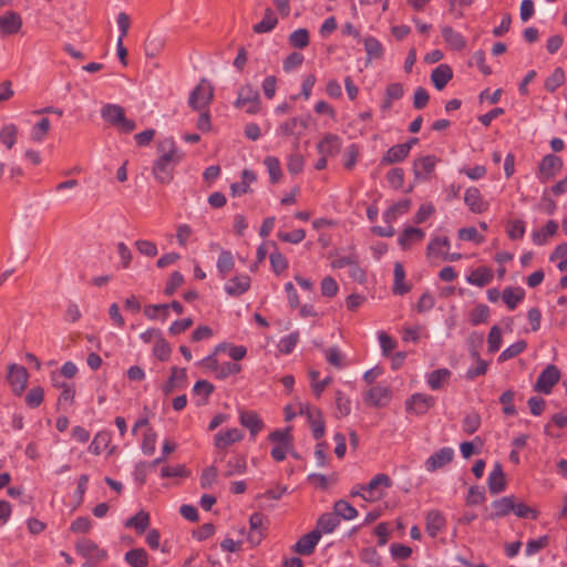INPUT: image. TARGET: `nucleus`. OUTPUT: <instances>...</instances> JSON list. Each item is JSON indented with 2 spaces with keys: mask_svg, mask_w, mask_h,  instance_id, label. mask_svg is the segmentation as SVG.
<instances>
[{
  "mask_svg": "<svg viewBox=\"0 0 567 567\" xmlns=\"http://www.w3.org/2000/svg\"><path fill=\"white\" fill-rule=\"evenodd\" d=\"M157 154L158 157L152 168L153 176L158 183L168 184L173 179L176 165L184 155L173 137H165L158 142Z\"/></svg>",
  "mask_w": 567,
  "mask_h": 567,
  "instance_id": "f257e3e1",
  "label": "nucleus"
},
{
  "mask_svg": "<svg viewBox=\"0 0 567 567\" xmlns=\"http://www.w3.org/2000/svg\"><path fill=\"white\" fill-rule=\"evenodd\" d=\"M101 115L104 121L123 133H131L136 127L135 122L125 116V111L121 105L106 104L102 107Z\"/></svg>",
  "mask_w": 567,
  "mask_h": 567,
  "instance_id": "f03ea898",
  "label": "nucleus"
},
{
  "mask_svg": "<svg viewBox=\"0 0 567 567\" xmlns=\"http://www.w3.org/2000/svg\"><path fill=\"white\" fill-rule=\"evenodd\" d=\"M238 109L246 107L248 114H257L261 110V99L259 92L250 84L241 86L238 91V97L235 102Z\"/></svg>",
  "mask_w": 567,
  "mask_h": 567,
  "instance_id": "7ed1b4c3",
  "label": "nucleus"
},
{
  "mask_svg": "<svg viewBox=\"0 0 567 567\" xmlns=\"http://www.w3.org/2000/svg\"><path fill=\"white\" fill-rule=\"evenodd\" d=\"M214 97V87L206 80L202 79L196 87L192 91L188 104L193 110L200 111L208 106Z\"/></svg>",
  "mask_w": 567,
  "mask_h": 567,
  "instance_id": "20e7f679",
  "label": "nucleus"
},
{
  "mask_svg": "<svg viewBox=\"0 0 567 567\" xmlns=\"http://www.w3.org/2000/svg\"><path fill=\"white\" fill-rule=\"evenodd\" d=\"M244 439V433L241 430L234 427L228 429L227 431H219L214 435V446L218 451L215 461L223 462L225 460L224 451Z\"/></svg>",
  "mask_w": 567,
  "mask_h": 567,
  "instance_id": "39448f33",
  "label": "nucleus"
},
{
  "mask_svg": "<svg viewBox=\"0 0 567 567\" xmlns=\"http://www.w3.org/2000/svg\"><path fill=\"white\" fill-rule=\"evenodd\" d=\"M559 380V369L555 364H548L538 375L534 390L539 393L549 394Z\"/></svg>",
  "mask_w": 567,
  "mask_h": 567,
  "instance_id": "423d86ee",
  "label": "nucleus"
},
{
  "mask_svg": "<svg viewBox=\"0 0 567 567\" xmlns=\"http://www.w3.org/2000/svg\"><path fill=\"white\" fill-rule=\"evenodd\" d=\"M392 485V481L386 474L375 475L367 485L361 486L362 497L368 502H373L382 497L383 493L380 487L389 488Z\"/></svg>",
  "mask_w": 567,
  "mask_h": 567,
  "instance_id": "0eeeda50",
  "label": "nucleus"
},
{
  "mask_svg": "<svg viewBox=\"0 0 567 567\" xmlns=\"http://www.w3.org/2000/svg\"><path fill=\"white\" fill-rule=\"evenodd\" d=\"M300 414H305L311 426L312 435L316 440H320L326 432V424L322 412L308 404L300 405Z\"/></svg>",
  "mask_w": 567,
  "mask_h": 567,
  "instance_id": "6e6552de",
  "label": "nucleus"
},
{
  "mask_svg": "<svg viewBox=\"0 0 567 567\" xmlns=\"http://www.w3.org/2000/svg\"><path fill=\"white\" fill-rule=\"evenodd\" d=\"M7 379L12 388V391L20 395L27 386L29 373L23 365L11 363L8 367Z\"/></svg>",
  "mask_w": 567,
  "mask_h": 567,
  "instance_id": "1a4fd4ad",
  "label": "nucleus"
},
{
  "mask_svg": "<svg viewBox=\"0 0 567 567\" xmlns=\"http://www.w3.org/2000/svg\"><path fill=\"white\" fill-rule=\"evenodd\" d=\"M439 158L435 155H425L413 162V174L417 181H429L435 171Z\"/></svg>",
  "mask_w": 567,
  "mask_h": 567,
  "instance_id": "9d476101",
  "label": "nucleus"
},
{
  "mask_svg": "<svg viewBox=\"0 0 567 567\" xmlns=\"http://www.w3.org/2000/svg\"><path fill=\"white\" fill-rule=\"evenodd\" d=\"M309 117H291L284 123H281L277 133L281 136H296L297 140L302 135V133L308 128Z\"/></svg>",
  "mask_w": 567,
  "mask_h": 567,
  "instance_id": "9b49d317",
  "label": "nucleus"
},
{
  "mask_svg": "<svg viewBox=\"0 0 567 567\" xmlns=\"http://www.w3.org/2000/svg\"><path fill=\"white\" fill-rule=\"evenodd\" d=\"M75 549L82 557L94 559L95 561L103 560L107 557L106 550L100 548L96 543L89 538L79 539L75 544Z\"/></svg>",
  "mask_w": 567,
  "mask_h": 567,
  "instance_id": "f8f14e48",
  "label": "nucleus"
},
{
  "mask_svg": "<svg viewBox=\"0 0 567 567\" xmlns=\"http://www.w3.org/2000/svg\"><path fill=\"white\" fill-rule=\"evenodd\" d=\"M320 538L321 530L313 529L299 538V540L293 546V550L299 555L309 556L315 551V548Z\"/></svg>",
  "mask_w": 567,
  "mask_h": 567,
  "instance_id": "ddd939ff",
  "label": "nucleus"
},
{
  "mask_svg": "<svg viewBox=\"0 0 567 567\" xmlns=\"http://www.w3.org/2000/svg\"><path fill=\"white\" fill-rule=\"evenodd\" d=\"M454 458V451L452 447H442L434 454H432L425 461V468L429 472H435L439 468H442L446 464L451 463Z\"/></svg>",
  "mask_w": 567,
  "mask_h": 567,
  "instance_id": "4468645a",
  "label": "nucleus"
},
{
  "mask_svg": "<svg viewBox=\"0 0 567 567\" xmlns=\"http://www.w3.org/2000/svg\"><path fill=\"white\" fill-rule=\"evenodd\" d=\"M464 203L474 214H482L488 208V203L484 200L480 189L476 187H470L465 190Z\"/></svg>",
  "mask_w": 567,
  "mask_h": 567,
  "instance_id": "2eb2a0df",
  "label": "nucleus"
},
{
  "mask_svg": "<svg viewBox=\"0 0 567 567\" xmlns=\"http://www.w3.org/2000/svg\"><path fill=\"white\" fill-rule=\"evenodd\" d=\"M434 403L435 400L433 396L416 393L406 401V410L415 414H424L434 405Z\"/></svg>",
  "mask_w": 567,
  "mask_h": 567,
  "instance_id": "dca6fc26",
  "label": "nucleus"
},
{
  "mask_svg": "<svg viewBox=\"0 0 567 567\" xmlns=\"http://www.w3.org/2000/svg\"><path fill=\"white\" fill-rule=\"evenodd\" d=\"M22 28V18L16 11H7L0 17V31L3 34H16Z\"/></svg>",
  "mask_w": 567,
  "mask_h": 567,
  "instance_id": "f3484780",
  "label": "nucleus"
},
{
  "mask_svg": "<svg viewBox=\"0 0 567 567\" xmlns=\"http://www.w3.org/2000/svg\"><path fill=\"white\" fill-rule=\"evenodd\" d=\"M563 167V161L559 156L548 154L543 157L539 164V174L549 179L554 177Z\"/></svg>",
  "mask_w": 567,
  "mask_h": 567,
  "instance_id": "a211bd4d",
  "label": "nucleus"
},
{
  "mask_svg": "<svg viewBox=\"0 0 567 567\" xmlns=\"http://www.w3.org/2000/svg\"><path fill=\"white\" fill-rule=\"evenodd\" d=\"M488 489L492 494H499L506 488L505 474L502 464L496 462L487 480Z\"/></svg>",
  "mask_w": 567,
  "mask_h": 567,
  "instance_id": "6ab92c4d",
  "label": "nucleus"
},
{
  "mask_svg": "<svg viewBox=\"0 0 567 567\" xmlns=\"http://www.w3.org/2000/svg\"><path fill=\"white\" fill-rule=\"evenodd\" d=\"M239 422L249 430L252 439L264 429L262 420L254 411H240Z\"/></svg>",
  "mask_w": 567,
  "mask_h": 567,
  "instance_id": "aec40b11",
  "label": "nucleus"
},
{
  "mask_svg": "<svg viewBox=\"0 0 567 567\" xmlns=\"http://www.w3.org/2000/svg\"><path fill=\"white\" fill-rule=\"evenodd\" d=\"M247 471L246 456L241 454H234L225 463V470L223 475L225 477H231L235 475L245 474Z\"/></svg>",
  "mask_w": 567,
  "mask_h": 567,
  "instance_id": "412c9836",
  "label": "nucleus"
},
{
  "mask_svg": "<svg viewBox=\"0 0 567 567\" xmlns=\"http://www.w3.org/2000/svg\"><path fill=\"white\" fill-rule=\"evenodd\" d=\"M318 152L323 156H334L341 148V140L336 134H326L317 145Z\"/></svg>",
  "mask_w": 567,
  "mask_h": 567,
  "instance_id": "4be33fe9",
  "label": "nucleus"
},
{
  "mask_svg": "<svg viewBox=\"0 0 567 567\" xmlns=\"http://www.w3.org/2000/svg\"><path fill=\"white\" fill-rule=\"evenodd\" d=\"M425 233L421 228L406 227L399 237V245L403 250L410 249L412 245L421 243Z\"/></svg>",
  "mask_w": 567,
  "mask_h": 567,
  "instance_id": "5701e85b",
  "label": "nucleus"
},
{
  "mask_svg": "<svg viewBox=\"0 0 567 567\" xmlns=\"http://www.w3.org/2000/svg\"><path fill=\"white\" fill-rule=\"evenodd\" d=\"M441 32L442 38L450 49L461 51L466 47L465 38L460 32H456L452 27L444 25Z\"/></svg>",
  "mask_w": 567,
  "mask_h": 567,
  "instance_id": "b1692460",
  "label": "nucleus"
},
{
  "mask_svg": "<svg viewBox=\"0 0 567 567\" xmlns=\"http://www.w3.org/2000/svg\"><path fill=\"white\" fill-rule=\"evenodd\" d=\"M452 78L453 71L447 64H440L431 73V81L439 91L443 90Z\"/></svg>",
  "mask_w": 567,
  "mask_h": 567,
  "instance_id": "393cba45",
  "label": "nucleus"
},
{
  "mask_svg": "<svg viewBox=\"0 0 567 567\" xmlns=\"http://www.w3.org/2000/svg\"><path fill=\"white\" fill-rule=\"evenodd\" d=\"M250 288V278L247 275L236 276L231 278L225 286V291L229 296L238 297Z\"/></svg>",
  "mask_w": 567,
  "mask_h": 567,
  "instance_id": "a878e982",
  "label": "nucleus"
},
{
  "mask_svg": "<svg viewBox=\"0 0 567 567\" xmlns=\"http://www.w3.org/2000/svg\"><path fill=\"white\" fill-rule=\"evenodd\" d=\"M409 156V146L396 144L390 147L381 158L382 165H391L404 161Z\"/></svg>",
  "mask_w": 567,
  "mask_h": 567,
  "instance_id": "bb28decb",
  "label": "nucleus"
},
{
  "mask_svg": "<svg viewBox=\"0 0 567 567\" xmlns=\"http://www.w3.org/2000/svg\"><path fill=\"white\" fill-rule=\"evenodd\" d=\"M264 520L265 516L261 513H254L249 518L250 532L248 535V540L252 545H258L261 542L264 536L261 530Z\"/></svg>",
  "mask_w": 567,
  "mask_h": 567,
  "instance_id": "cd10ccee",
  "label": "nucleus"
},
{
  "mask_svg": "<svg viewBox=\"0 0 567 567\" xmlns=\"http://www.w3.org/2000/svg\"><path fill=\"white\" fill-rule=\"evenodd\" d=\"M445 526V518L440 511H430L426 515V532L431 537L437 536V534Z\"/></svg>",
  "mask_w": 567,
  "mask_h": 567,
  "instance_id": "c85d7f7f",
  "label": "nucleus"
},
{
  "mask_svg": "<svg viewBox=\"0 0 567 567\" xmlns=\"http://www.w3.org/2000/svg\"><path fill=\"white\" fill-rule=\"evenodd\" d=\"M186 370L179 368H172V374L168 381L163 385L162 390L165 395L171 394L176 388H181L186 382Z\"/></svg>",
  "mask_w": 567,
  "mask_h": 567,
  "instance_id": "c756f323",
  "label": "nucleus"
},
{
  "mask_svg": "<svg viewBox=\"0 0 567 567\" xmlns=\"http://www.w3.org/2000/svg\"><path fill=\"white\" fill-rule=\"evenodd\" d=\"M411 207V199L405 198L391 205L383 213V220L386 224H392L399 216L404 215Z\"/></svg>",
  "mask_w": 567,
  "mask_h": 567,
  "instance_id": "7c9ffc66",
  "label": "nucleus"
},
{
  "mask_svg": "<svg viewBox=\"0 0 567 567\" xmlns=\"http://www.w3.org/2000/svg\"><path fill=\"white\" fill-rule=\"evenodd\" d=\"M466 280L477 287L487 286L493 280V270L485 266L478 267L471 272Z\"/></svg>",
  "mask_w": 567,
  "mask_h": 567,
  "instance_id": "2f4dec72",
  "label": "nucleus"
},
{
  "mask_svg": "<svg viewBox=\"0 0 567 567\" xmlns=\"http://www.w3.org/2000/svg\"><path fill=\"white\" fill-rule=\"evenodd\" d=\"M514 496H504L499 499H496L492 503V507L494 512L491 514V518L504 517L513 512L514 507Z\"/></svg>",
  "mask_w": 567,
  "mask_h": 567,
  "instance_id": "473e14b6",
  "label": "nucleus"
},
{
  "mask_svg": "<svg viewBox=\"0 0 567 567\" xmlns=\"http://www.w3.org/2000/svg\"><path fill=\"white\" fill-rule=\"evenodd\" d=\"M524 297L525 291L520 287H507L502 292V299L509 310H514Z\"/></svg>",
  "mask_w": 567,
  "mask_h": 567,
  "instance_id": "72a5a7b5",
  "label": "nucleus"
},
{
  "mask_svg": "<svg viewBox=\"0 0 567 567\" xmlns=\"http://www.w3.org/2000/svg\"><path fill=\"white\" fill-rule=\"evenodd\" d=\"M278 23L277 16L271 8L265 10L264 18L252 27L255 33H267L275 29Z\"/></svg>",
  "mask_w": 567,
  "mask_h": 567,
  "instance_id": "f704fd0d",
  "label": "nucleus"
},
{
  "mask_svg": "<svg viewBox=\"0 0 567 567\" xmlns=\"http://www.w3.org/2000/svg\"><path fill=\"white\" fill-rule=\"evenodd\" d=\"M125 561L132 567H148V555L144 548H133L125 553Z\"/></svg>",
  "mask_w": 567,
  "mask_h": 567,
  "instance_id": "c9c22d12",
  "label": "nucleus"
},
{
  "mask_svg": "<svg viewBox=\"0 0 567 567\" xmlns=\"http://www.w3.org/2000/svg\"><path fill=\"white\" fill-rule=\"evenodd\" d=\"M393 276H394L393 292L395 295H400V296L408 293L411 288L409 285H406L404 282L405 270H404L402 264L399 261L394 264Z\"/></svg>",
  "mask_w": 567,
  "mask_h": 567,
  "instance_id": "e433bc0d",
  "label": "nucleus"
},
{
  "mask_svg": "<svg viewBox=\"0 0 567 567\" xmlns=\"http://www.w3.org/2000/svg\"><path fill=\"white\" fill-rule=\"evenodd\" d=\"M450 249V240L447 237H434L426 247L427 257H443L445 250Z\"/></svg>",
  "mask_w": 567,
  "mask_h": 567,
  "instance_id": "4c0bfd02",
  "label": "nucleus"
},
{
  "mask_svg": "<svg viewBox=\"0 0 567 567\" xmlns=\"http://www.w3.org/2000/svg\"><path fill=\"white\" fill-rule=\"evenodd\" d=\"M339 524L340 519L337 517L334 512L324 513L319 517L315 529L321 530V534H329L332 533Z\"/></svg>",
  "mask_w": 567,
  "mask_h": 567,
  "instance_id": "58836bf2",
  "label": "nucleus"
},
{
  "mask_svg": "<svg viewBox=\"0 0 567 567\" xmlns=\"http://www.w3.org/2000/svg\"><path fill=\"white\" fill-rule=\"evenodd\" d=\"M557 229V223L554 220H548L543 229L533 233L532 238L534 244L539 246L544 245L549 237L556 234Z\"/></svg>",
  "mask_w": 567,
  "mask_h": 567,
  "instance_id": "ea45409f",
  "label": "nucleus"
},
{
  "mask_svg": "<svg viewBox=\"0 0 567 567\" xmlns=\"http://www.w3.org/2000/svg\"><path fill=\"white\" fill-rule=\"evenodd\" d=\"M566 75L563 68L557 66L545 80L544 87L547 92L554 93L565 82Z\"/></svg>",
  "mask_w": 567,
  "mask_h": 567,
  "instance_id": "a19ab883",
  "label": "nucleus"
},
{
  "mask_svg": "<svg viewBox=\"0 0 567 567\" xmlns=\"http://www.w3.org/2000/svg\"><path fill=\"white\" fill-rule=\"evenodd\" d=\"M451 378V371L449 369H437L429 374L427 383L432 390H439L444 383Z\"/></svg>",
  "mask_w": 567,
  "mask_h": 567,
  "instance_id": "79ce46f5",
  "label": "nucleus"
},
{
  "mask_svg": "<svg viewBox=\"0 0 567 567\" xmlns=\"http://www.w3.org/2000/svg\"><path fill=\"white\" fill-rule=\"evenodd\" d=\"M333 509L339 519L341 517L346 520H350L358 516V511L344 499L337 501L334 503Z\"/></svg>",
  "mask_w": 567,
  "mask_h": 567,
  "instance_id": "37998d69",
  "label": "nucleus"
},
{
  "mask_svg": "<svg viewBox=\"0 0 567 567\" xmlns=\"http://www.w3.org/2000/svg\"><path fill=\"white\" fill-rule=\"evenodd\" d=\"M150 525V515L148 513L141 511L133 517L126 520V527L135 528L137 534H143Z\"/></svg>",
  "mask_w": 567,
  "mask_h": 567,
  "instance_id": "c03bdc74",
  "label": "nucleus"
},
{
  "mask_svg": "<svg viewBox=\"0 0 567 567\" xmlns=\"http://www.w3.org/2000/svg\"><path fill=\"white\" fill-rule=\"evenodd\" d=\"M111 442V434L107 431L99 432L89 446V451L95 455L101 454V452L107 447Z\"/></svg>",
  "mask_w": 567,
  "mask_h": 567,
  "instance_id": "a18cd8bd",
  "label": "nucleus"
},
{
  "mask_svg": "<svg viewBox=\"0 0 567 567\" xmlns=\"http://www.w3.org/2000/svg\"><path fill=\"white\" fill-rule=\"evenodd\" d=\"M234 257L228 250H223L217 260V269L221 278H226L227 275L234 269Z\"/></svg>",
  "mask_w": 567,
  "mask_h": 567,
  "instance_id": "49530a36",
  "label": "nucleus"
},
{
  "mask_svg": "<svg viewBox=\"0 0 567 567\" xmlns=\"http://www.w3.org/2000/svg\"><path fill=\"white\" fill-rule=\"evenodd\" d=\"M18 127L14 124H7L0 130V142L7 148H12L17 142Z\"/></svg>",
  "mask_w": 567,
  "mask_h": 567,
  "instance_id": "de8ad7c7",
  "label": "nucleus"
},
{
  "mask_svg": "<svg viewBox=\"0 0 567 567\" xmlns=\"http://www.w3.org/2000/svg\"><path fill=\"white\" fill-rule=\"evenodd\" d=\"M51 128L50 120L47 117L41 118L35 123L31 130V140L41 143L48 135Z\"/></svg>",
  "mask_w": 567,
  "mask_h": 567,
  "instance_id": "09e8293b",
  "label": "nucleus"
},
{
  "mask_svg": "<svg viewBox=\"0 0 567 567\" xmlns=\"http://www.w3.org/2000/svg\"><path fill=\"white\" fill-rule=\"evenodd\" d=\"M488 317L489 308L484 303H480L471 310L470 322L472 326H478L481 323L487 322Z\"/></svg>",
  "mask_w": 567,
  "mask_h": 567,
  "instance_id": "8fccbe9b",
  "label": "nucleus"
},
{
  "mask_svg": "<svg viewBox=\"0 0 567 567\" xmlns=\"http://www.w3.org/2000/svg\"><path fill=\"white\" fill-rule=\"evenodd\" d=\"M264 164H265V166L268 169L270 182L272 184L278 183L280 181L281 176H282V172H281V166H280L279 159L277 157H275V156H267L264 159Z\"/></svg>",
  "mask_w": 567,
  "mask_h": 567,
  "instance_id": "3c124183",
  "label": "nucleus"
},
{
  "mask_svg": "<svg viewBox=\"0 0 567 567\" xmlns=\"http://www.w3.org/2000/svg\"><path fill=\"white\" fill-rule=\"evenodd\" d=\"M364 49L369 60L380 59L383 55L382 44L373 37L364 39Z\"/></svg>",
  "mask_w": 567,
  "mask_h": 567,
  "instance_id": "603ef678",
  "label": "nucleus"
},
{
  "mask_svg": "<svg viewBox=\"0 0 567 567\" xmlns=\"http://www.w3.org/2000/svg\"><path fill=\"white\" fill-rule=\"evenodd\" d=\"M527 348V342L525 340H519L509 347H507L498 357V361L504 362L509 359H513L520 354Z\"/></svg>",
  "mask_w": 567,
  "mask_h": 567,
  "instance_id": "864d4df0",
  "label": "nucleus"
},
{
  "mask_svg": "<svg viewBox=\"0 0 567 567\" xmlns=\"http://www.w3.org/2000/svg\"><path fill=\"white\" fill-rule=\"evenodd\" d=\"M289 43L297 49H305L309 44V32L307 29H298L289 35Z\"/></svg>",
  "mask_w": 567,
  "mask_h": 567,
  "instance_id": "5fc2aeb1",
  "label": "nucleus"
},
{
  "mask_svg": "<svg viewBox=\"0 0 567 567\" xmlns=\"http://www.w3.org/2000/svg\"><path fill=\"white\" fill-rule=\"evenodd\" d=\"M324 354L328 363L337 369L346 367L344 357L337 347L324 349Z\"/></svg>",
  "mask_w": 567,
  "mask_h": 567,
  "instance_id": "6e6d98bb",
  "label": "nucleus"
},
{
  "mask_svg": "<svg viewBox=\"0 0 567 567\" xmlns=\"http://www.w3.org/2000/svg\"><path fill=\"white\" fill-rule=\"evenodd\" d=\"M502 346V330L498 326H493L487 336V347L491 353L497 352Z\"/></svg>",
  "mask_w": 567,
  "mask_h": 567,
  "instance_id": "4d7b16f0",
  "label": "nucleus"
},
{
  "mask_svg": "<svg viewBox=\"0 0 567 567\" xmlns=\"http://www.w3.org/2000/svg\"><path fill=\"white\" fill-rule=\"evenodd\" d=\"M506 231L511 239H522L525 235V223L522 219L509 220Z\"/></svg>",
  "mask_w": 567,
  "mask_h": 567,
  "instance_id": "13d9d810",
  "label": "nucleus"
},
{
  "mask_svg": "<svg viewBox=\"0 0 567 567\" xmlns=\"http://www.w3.org/2000/svg\"><path fill=\"white\" fill-rule=\"evenodd\" d=\"M388 389L381 385L371 388L365 394V401H370L374 405H380L388 398Z\"/></svg>",
  "mask_w": 567,
  "mask_h": 567,
  "instance_id": "bf43d9fd",
  "label": "nucleus"
},
{
  "mask_svg": "<svg viewBox=\"0 0 567 567\" xmlns=\"http://www.w3.org/2000/svg\"><path fill=\"white\" fill-rule=\"evenodd\" d=\"M336 408L338 410V416H347L351 412V401L340 390L336 391Z\"/></svg>",
  "mask_w": 567,
  "mask_h": 567,
  "instance_id": "052dcab7",
  "label": "nucleus"
},
{
  "mask_svg": "<svg viewBox=\"0 0 567 567\" xmlns=\"http://www.w3.org/2000/svg\"><path fill=\"white\" fill-rule=\"evenodd\" d=\"M164 48V39L159 37H148L145 42V54L148 58H155Z\"/></svg>",
  "mask_w": 567,
  "mask_h": 567,
  "instance_id": "680f3d73",
  "label": "nucleus"
},
{
  "mask_svg": "<svg viewBox=\"0 0 567 567\" xmlns=\"http://www.w3.org/2000/svg\"><path fill=\"white\" fill-rule=\"evenodd\" d=\"M515 398V392L513 390H506L499 396V402L504 405L503 413L505 415H516L517 410L515 405L512 403Z\"/></svg>",
  "mask_w": 567,
  "mask_h": 567,
  "instance_id": "e2e57ef3",
  "label": "nucleus"
},
{
  "mask_svg": "<svg viewBox=\"0 0 567 567\" xmlns=\"http://www.w3.org/2000/svg\"><path fill=\"white\" fill-rule=\"evenodd\" d=\"M298 341H299V333L292 332V333L284 337L279 341L278 348H279L280 352H282L285 354H289L293 351Z\"/></svg>",
  "mask_w": 567,
  "mask_h": 567,
  "instance_id": "0e129e2a",
  "label": "nucleus"
},
{
  "mask_svg": "<svg viewBox=\"0 0 567 567\" xmlns=\"http://www.w3.org/2000/svg\"><path fill=\"white\" fill-rule=\"evenodd\" d=\"M171 352H172V349H171L169 343L166 340H164L163 338H158V340L156 341V343L153 348L154 355L161 361H166V360H168Z\"/></svg>",
  "mask_w": 567,
  "mask_h": 567,
  "instance_id": "69168bd1",
  "label": "nucleus"
},
{
  "mask_svg": "<svg viewBox=\"0 0 567 567\" xmlns=\"http://www.w3.org/2000/svg\"><path fill=\"white\" fill-rule=\"evenodd\" d=\"M481 425V416L478 413L473 412L467 414L463 420V431L467 434L475 433Z\"/></svg>",
  "mask_w": 567,
  "mask_h": 567,
  "instance_id": "338daca9",
  "label": "nucleus"
},
{
  "mask_svg": "<svg viewBox=\"0 0 567 567\" xmlns=\"http://www.w3.org/2000/svg\"><path fill=\"white\" fill-rule=\"evenodd\" d=\"M44 392L41 386H34L25 395V403L30 408H38L43 402Z\"/></svg>",
  "mask_w": 567,
  "mask_h": 567,
  "instance_id": "774afa93",
  "label": "nucleus"
}]
</instances>
